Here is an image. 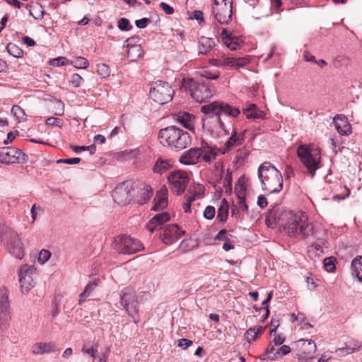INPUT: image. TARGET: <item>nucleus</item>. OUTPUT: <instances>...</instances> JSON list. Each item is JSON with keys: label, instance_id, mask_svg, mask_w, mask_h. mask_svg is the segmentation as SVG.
<instances>
[{"label": "nucleus", "instance_id": "f257e3e1", "mask_svg": "<svg viewBox=\"0 0 362 362\" xmlns=\"http://www.w3.org/2000/svg\"><path fill=\"white\" fill-rule=\"evenodd\" d=\"M287 216L284 230L291 238L306 239L310 236L315 237L314 226L308 223L307 216L302 212L285 214Z\"/></svg>", "mask_w": 362, "mask_h": 362}, {"label": "nucleus", "instance_id": "f03ea898", "mask_svg": "<svg viewBox=\"0 0 362 362\" xmlns=\"http://www.w3.org/2000/svg\"><path fill=\"white\" fill-rule=\"evenodd\" d=\"M158 136L160 144L177 151L186 148L192 143L190 134L175 125L160 129Z\"/></svg>", "mask_w": 362, "mask_h": 362}, {"label": "nucleus", "instance_id": "7ed1b4c3", "mask_svg": "<svg viewBox=\"0 0 362 362\" xmlns=\"http://www.w3.org/2000/svg\"><path fill=\"white\" fill-rule=\"evenodd\" d=\"M258 177L263 190L270 193H279L283 188L281 172L269 162H264L258 168Z\"/></svg>", "mask_w": 362, "mask_h": 362}, {"label": "nucleus", "instance_id": "20e7f679", "mask_svg": "<svg viewBox=\"0 0 362 362\" xmlns=\"http://www.w3.org/2000/svg\"><path fill=\"white\" fill-rule=\"evenodd\" d=\"M201 112L206 115L214 114V115L210 117V119L218 123V127L223 130L225 135L229 134V130L226 129L224 122L221 118V115H225L231 117H236L240 113L238 108L231 106L228 103L219 102H214L202 106L201 107Z\"/></svg>", "mask_w": 362, "mask_h": 362}, {"label": "nucleus", "instance_id": "39448f33", "mask_svg": "<svg viewBox=\"0 0 362 362\" xmlns=\"http://www.w3.org/2000/svg\"><path fill=\"white\" fill-rule=\"evenodd\" d=\"M297 155L306 168L305 173L313 177L316 170L320 168V150L313 146L300 145L298 147Z\"/></svg>", "mask_w": 362, "mask_h": 362}, {"label": "nucleus", "instance_id": "423d86ee", "mask_svg": "<svg viewBox=\"0 0 362 362\" xmlns=\"http://www.w3.org/2000/svg\"><path fill=\"white\" fill-rule=\"evenodd\" d=\"M180 88L188 91L192 98L200 103L211 98L213 95L209 83H197L193 78H183Z\"/></svg>", "mask_w": 362, "mask_h": 362}, {"label": "nucleus", "instance_id": "0eeeda50", "mask_svg": "<svg viewBox=\"0 0 362 362\" xmlns=\"http://www.w3.org/2000/svg\"><path fill=\"white\" fill-rule=\"evenodd\" d=\"M1 241L4 242L10 254L21 259L24 256L23 244L16 232L10 228H4L0 232Z\"/></svg>", "mask_w": 362, "mask_h": 362}, {"label": "nucleus", "instance_id": "6e6552de", "mask_svg": "<svg viewBox=\"0 0 362 362\" xmlns=\"http://www.w3.org/2000/svg\"><path fill=\"white\" fill-rule=\"evenodd\" d=\"M150 86L149 95L155 102L163 105L173 99L175 92L168 82L158 80L151 83Z\"/></svg>", "mask_w": 362, "mask_h": 362}, {"label": "nucleus", "instance_id": "1a4fd4ad", "mask_svg": "<svg viewBox=\"0 0 362 362\" xmlns=\"http://www.w3.org/2000/svg\"><path fill=\"white\" fill-rule=\"evenodd\" d=\"M211 13L218 23L228 24L232 21V1L214 0Z\"/></svg>", "mask_w": 362, "mask_h": 362}, {"label": "nucleus", "instance_id": "9d476101", "mask_svg": "<svg viewBox=\"0 0 362 362\" xmlns=\"http://www.w3.org/2000/svg\"><path fill=\"white\" fill-rule=\"evenodd\" d=\"M114 248L119 253L131 255L142 250L144 247L138 240L127 235H119L115 239Z\"/></svg>", "mask_w": 362, "mask_h": 362}, {"label": "nucleus", "instance_id": "9b49d317", "mask_svg": "<svg viewBox=\"0 0 362 362\" xmlns=\"http://www.w3.org/2000/svg\"><path fill=\"white\" fill-rule=\"evenodd\" d=\"M120 303L129 315L133 318V321L136 323L139 321V309L138 301L134 291L129 288H124L120 294Z\"/></svg>", "mask_w": 362, "mask_h": 362}, {"label": "nucleus", "instance_id": "f8f14e48", "mask_svg": "<svg viewBox=\"0 0 362 362\" xmlns=\"http://www.w3.org/2000/svg\"><path fill=\"white\" fill-rule=\"evenodd\" d=\"M171 191L177 195L182 194L189 184V178L185 171L176 170L168 177Z\"/></svg>", "mask_w": 362, "mask_h": 362}, {"label": "nucleus", "instance_id": "ddd939ff", "mask_svg": "<svg viewBox=\"0 0 362 362\" xmlns=\"http://www.w3.org/2000/svg\"><path fill=\"white\" fill-rule=\"evenodd\" d=\"M8 290L5 286L0 287V329H6L11 320Z\"/></svg>", "mask_w": 362, "mask_h": 362}, {"label": "nucleus", "instance_id": "4468645a", "mask_svg": "<svg viewBox=\"0 0 362 362\" xmlns=\"http://www.w3.org/2000/svg\"><path fill=\"white\" fill-rule=\"evenodd\" d=\"M35 274V269L32 266L27 264L21 267L18 272L19 283L21 292L28 293L35 284L33 275Z\"/></svg>", "mask_w": 362, "mask_h": 362}, {"label": "nucleus", "instance_id": "2eb2a0df", "mask_svg": "<svg viewBox=\"0 0 362 362\" xmlns=\"http://www.w3.org/2000/svg\"><path fill=\"white\" fill-rule=\"evenodd\" d=\"M26 158L27 156L17 148H0V163H24Z\"/></svg>", "mask_w": 362, "mask_h": 362}, {"label": "nucleus", "instance_id": "dca6fc26", "mask_svg": "<svg viewBox=\"0 0 362 362\" xmlns=\"http://www.w3.org/2000/svg\"><path fill=\"white\" fill-rule=\"evenodd\" d=\"M296 346L298 349V359L307 361L314 358L317 347L314 341L311 339H300L296 341Z\"/></svg>", "mask_w": 362, "mask_h": 362}, {"label": "nucleus", "instance_id": "f3484780", "mask_svg": "<svg viewBox=\"0 0 362 362\" xmlns=\"http://www.w3.org/2000/svg\"><path fill=\"white\" fill-rule=\"evenodd\" d=\"M185 231L182 230L177 224L166 225L163 228V232L160 233L161 241L165 245H171L176 242Z\"/></svg>", "mask_w": 362, "mask_h": 362}, {"label": "nucleus", "instance_id": "a211bd4d", "mask_svg": "<svg viewBox=\"0 0 362 362\" xmlns=\"http://www.w3.org/2000/svg\"><path fill=\"white\" fill-rule=\"evenodd\" d=\"M213 33L215 37H218L220 36L221 41L223 44L230 49L235 50L238 47V38L233 37L230 33L228 31L226 28H221V33L219 34V27L216 23L212 24Z\"/></svg>", "mask_w": 362, "mask_h": 362}, {"label": "nucleus", "instance_id": "6ab92c4d", "mask_svg": "<svg viewBox=\"0 0 362 362\" xmlns=\"http://www.w3.org/2000/svg\"><path fill=\"white\" fill-rule=\"evenodd\" d=\"M170 219V214L167 212H163L155 215L146 223V228L151 233L160 230L163 226Z\"/></svg>", "mask_w": 362, "mask_h": 362}, {"label": "nucleus", "instance_id": "aec40b11", "mask_svg": "<svg viewBox=\"0 0 362 362\" xmlns=\"http://www.w3.org/2000/svg\"><path fill=\"white\" fill-rule=\"evenodd\" d=\"M203 151L201 148H192L184 152L179 158V161L185 165H194L197 163L202 156Z\"/></svg>", "mask_w": 362, "mask_h": 362}, {"label": "nucleus", "instance_id": "412c9836", "mask_svg": "<svg viewBox=\"0 0 362 362\" xmlns=\"http://www.w3.org/2000/svg\"><path fill=\"white\" fill-rule=\"evenodd\" d=\"M112 197L114 201L119 205H126L130 201L129 190L124 187V184L118 185L112 192Z\"/></svg>", "mask_w": 362, "mask_h": 362}, {"label": "nucleus", "instance_id": "4be33fe9", "mask_svg": "<svg viewBox=\"0 0 362 362\" xmlns=\"http://www.w3.org/2000/svg\"><path fill=\"white\" fill-rule=\"evenodd\" d=\"M290 211H282L280 209L275 206L273 209H270L266 216V223L269 227H274L281 219L286 218L287 216L285 214Z\"/></svg>", "mask_w": 362, "mask_h": 362}, {"label": "nucleus", "instance_id": "5701e85b", "mask_svg": "<svg viewBox=\"0 0 362 362\" xmlns=\"http://www.w3.org/2000/svg\"><path fill=\"white\" fill-rule=\"evenodd\" d=\"M220 63L218 64L221 66L238 69L244 66L245 64L249 63V60L247 58H233L229 57L223 56L220 58Z\"/></svg>", "mask_w": 362, "mask_h": 362}, {"label": "nucleus", "instance_id": "b1692460", "mask_svg": "<svg viewBox=\"0 0 362 362\" xmlns=\"http://www.w3.org/2000/svg\"><path fill=\"white\" fill-rule=\"evenodd\" d=\"M244 140V134L238 135L236 130H233L230 136L225 143L223 148H220V153L226 154L230 151L235 145L242 144Z\"/></svg>", "mask_w": 362, "mask_h": 362}, {"label": "nucleus", "instance_id": "393cba45", "mask_svg": "<svg viewBox=\"0 0 362 362\" xmlns=\"http://www.w3.org/2000/svg\"><path fill=\"white\" fill-rule=\"evenodd\" d=\"M362 349V342L357 340L351 339L345 343V346L342 348L336 349L335 353L339 356H345L348 354L358 351Z\"/></svg>", "mask_w": 362, "mask_h": 362}, {"label": "nucleus", "instance_id": "a878e982", "mask_svg": "<svg viewBox=\"0 0 362 362\" xmlns=\"http://www.w3.org/2000/svg\"><path fill=\"white\" fill-rule=\"evenodd\" d=\"M175 119L186 129L194 132L195 117L193 115L181 112L175 115Z\"/></svg>", "mask_w": 362, "mask_h": 362}, {"label": "nucleus", "instance_id": "bb28decb", "mask_svg": "<svg viewBox=\"0 0 362 362\" xmlns=\"http://www.w3.org/2000/svg\"><path fill=\"white\" fill-rule=\"evenodd\" d=\"M334 123L338 133L347 136L351 133V126L344 115H337L334 117Z\"/></svg>", "mask_w": 362, "mask_h": 362}, {"label": "nucleus", "instance_id": "cd10ccee", "mask_svg": "<svg viewBox=\"0 0 362 362\" xmlns=\"http://www.w3.org/2000/svg\"><path fill=\"white\" fill-rule=\"evenodd\" d=\"M57 350L56 344L54 342H39L33 345L32 353L35 355H42L54 353Z\"/></svg>", "mask_w": 362, "mask_h": 362}, {"label": "nucleus", "instance_id": "c85d7f7f", "mask_svg": "<svg viewBox=\"0 0 362 362\" xmlns=\"http://www.w3.org/2000/svg\"><path fill=\"white\" fill-rule=\"evenodd\" d=\"M168 206L167 189L165 187L158 192L154 198V205L152 210L160 211L166 208Z\"/></svg>", "mask_w": 362, "mask_h": 362}, {"label": "nucleus", "instance_id": "c756f323", "mask_svg": "<svg viewBox=\"0 0 362 362\" xmlns=\"http://www.w3.org/2000/svg\"><path fill=\"white\" fill-rule=\"evenodd\" d=\"M216 43L213 38L202 36L198 41L199 53L202 54H208L215 47Z\"/></svg>", "mask_w": 362, "mask_h": 362}, {"label": "nucleus", "instance_id": "7c9ffc66", "mask_svg": "<svg viewBox=\"0 0 362 362\" xmlns=\"http://www.w3.org/2000/svg\"><path fill=\"white\" fill-rule=\"evenodd\" d=\"M201 148L203 151V160L205 162H210L212 159H215L216 156L220 153V148L211 147L206 143H205L204 145L203 144Z\"/></svg>", "mask_w": 362, "mask_h": 362}, {"label": "nucleus", "instance_id": "2f4dec72", "mask_svg": "<svg viewBox=\"0 0 362 362\" xmlns=\"http://www.w3.org/2000/svg\"><path fill=\"white\" fill-rule=\"evenodd\" d=\"M171 165L172 164L170 160L159 158L153 165V170L156 173L162 175L168 170L171 168Z\"/></svg>", "mask_w": 362, "mask_h": 362}, {"label": "nucleus", "instance_id": "473e14b6", "mask_svg": "<svg viewBox=\"0 0 362 362\" xmlns=\"http://www.w3.org/2000/svg\"><path fill=\"white\" fill-rule=\"evenodd\" d=\"M229 206L226 199H223L221 202V205L218 209L216 219L220 222H226L228 216Z\"/></svg>", "mask_w": 362, "mask_h": 362}, {"label": "nucleus", "instance_id": "72a5a7b5", "mask_svg": "<svg viewBox=\"0 0 362 362\" xmlns=\"http://www.w3.org/2000/svg\"><path fill=\"white\" fill-rule=\"evenodd\" d=\"M243 112L248 119H260L263 117V112L258 110L255 104H250Z\"/></svg>", "mask_w": 362, "mask_h": 362}, {"label": "nucleus", "instance_id": "f704fd0d", "mask_svg": "<svg viewBox=\"0 0 362 362\" xmlns=\"http://www.w3.org/2000/svg\"><path fill=\"white\" fill-rule=\"evenodd\" d=\"M351 267L358 280L362 282V256L355 257L351 262Z\"/></svg>", "mask_w": 362, "mask_h": 362}, {"label": "nucleus", "instance_id": "c9c22d12", "mask_svg": "<svg viewBox=\"0 0 362 362\" xmlns=\"http://www.w3.org/2000/svg\"><path fill=\"white\" fill-rule=\"evenodd\" d=\"M142 55L141 46H132V48L127 49V58L131 62L138 60Z\"/></svg>", "mask_w": 362, "mask_h": 362}, {"label": "nucleus", "instance_id": "e433bc0d", "mask_svg": "<svg viewBox=\"0 0 362 362\" xmlns=\"http://www.w3.org/2000/svg\"><path fill=\"white\" fill-rule=\"evenodd\" d=\"M153 195L152 189L149 185H146L141 192L140 198L138 203L141 205L146 204L148 202Z\"/></svg>", "mask_w": 362, "mask_h": 362}, {"label": "nucleus", "instance_id": "4c0bfd02", "mask_svg": "<svg viewBox=\"0 0 362 362\" xmlns=\"http://www.w3.org/2000/svg\"><path fill=\"white\" fill-rule=\"evenodd\" d=\"M249 155V151L245 147L238 148L236 152L234 162L238 165H241L244 163L245 160Z\"/></svg>", "mask_w": 362, "mask_h": 362}, {"label": "nucleus", "instance_id": "58836bf2", "mask_svg": "<svg viewBox=\"0 0 362 362\" xmlns=\"http://www.w3.org/2000/svg\"><path fill=\"white\" fill-rule=\"evenodd\" d=\"M11 112L19 122L27 119V115L24 110L18 105H13L11 108Z\"/></svg>", "mask_w": 362, "mask_h": 362}, {"label": "nucleus", "instance_id": "ea45409f", "mask_svg": "<svg viewBox=\"0 0 362 362\" xmlns=\"http://www.w3.org/2000/svg\"><path fill=\"white\" fill-rule=\"evenodd\" d=\"M96 286V284L93 282L89 283L86 286L83 291L79 296V304H81L83 302L86 300V298H88L93 292V291L95 288Z\"/></svg>", "mask_w": 362, "mask_h": 362}, {"label": "nucleus", "instance_id": "a19ab883", "mask_svg": "<svg viewBox=\"0 0 362 362\" xmlns=\"http://www.w3.org/2000/svg\"><path fill=\"white\" fill-rule=\"evenodd\" d=\"M7 52L16 58L21 57L23 55V50L18 45L13 43H8L6 46Z\"/></svg>", "mask_w": 362, "mask_h": 362}, {"label": "nucleus", "instance_id": "79ce46f5", "mask_svg": "<svg viewBox=\"0 0 362 362\" xmlns=\"http://www.w3.org/2000/svg\"><path fill=\"white\" fill-rule=\"evenodd\" d=\"M71 148L76 153H80L83 151H89L90 154H94L96 151V146L95 144L90 146H71Z\"/></svg>", "mask_w": 362, "mask_h": 362}, {"label": "nucleus", "instance_id": "37998d69", "mask_svg": "<svg viewBox=\"0 0 362 362\" xmlns=\"http://www.w3.org/2000/svg\"><path fill=\"white\" fill-rule=\"evenodd\" d=\"M71 64L78 69H85L88 66V61L83 57H77L71 61Z\"/></svg>", "mask_w": 362, "mask_h": 362}, {"label": "nucleus", "instance_id": "c03bdc74", "mask_svg": "<svg viewBox=\"0 0 362 362\" xmlns=\"http://www.w3.org/2000/svg\"><path fill=\"white\" fill-rule=\"evenodd\" d=\"M199 74L202 78H206L207 80H215L220 76L218 71L211 72L208 69H203L200 71Z\"/></svg>", "mask_w": 362, "mask_h": 362}, {"label": "nucleus", "instance_id": "a18cd8bd", "mask_svg": "<svg viewBox=\"0 0 362 362\" xmlns=\"http://www.w3.org/2000/svg\"><path fill=\"white\" fill-rule=\"evenodd\" d=\"M97 72L102 78H107L110 74V69L105 64H98L97 65Z\"/></svg>", "mask_w": 362, "mask_h": 362}, {"label": "nucleus", "instance_id": "49530a36", "mask_svg": "<svg viewBox=\"0 0 362 362\" xmlns=\"http://www.w3.org/2000/svg\"><path fill=\"white\" fill-rule=\"evenodd\" d=\"M336 258L333 257H326L324 259V267L326 271L332 272L335 270Z\"/></svg>", "mask_w": 362, "mask_h": 362}, {"label": "nucleus", "instance_id": "de8ad7c7", "mask_svg": "<svg viewBox=\"0 0 362 362\" xmlns=\"http://www.w3.org/2000/svg\"><path fill=\"white\" fill-rule=\"evenodd\" d=\"M237 197H238V204H239L240 209H242L246 214H248L249 209H248V206L247 205V204L245 202L244 192H237Z\"/></svg>", "mask_w": 362, "mask_h": 362}, {"label": "nucleus", "instance_id": "09e8293b", "mask_svg": "<svg viewBox=\"0 0 362 362\" xmlns=\"http://www.w3.org/2000/svg\"><path fill=\"white\" fill-rule=\"evenodd\" d=\"M117 26L119 30L122 31H129L132 29V25L130 24L129 21L125 18H121L118 21Z\"/></svg>", "mask_w": 362, "mask_h": 362}, {"label": "nucleus", "instance_id": "8fccbe9b", "mask_svg": "<svg viewBox=\"0 0 362 362\" xmlns=\"http://www.w3.org/2000/svg\"><path fill=\"white\" fill-rule=\"evenodd\" d=\"M140 38L138 36H132L124 40L123 47L127 49L132 48V46H141L139 44Z\"/></svg>", "mask_w": 362, "mask_h": 362}, {"label": "nucleus", "instance_id": "3c124183", "mask_svg": "<svg viewBox=\"0 0 362 362\" xmlns=\"http://www.w3.org/2000/svg\"><path fill=\"white\" fill-rule=\"evenodd\" d=\"M82 352L88 354L93 358L98 356V345L93 344L90 348H86L85 346L82 348Z\"/></svg>", "mask_w": 362, "mask_h": 362}, {"label": "nucleus", "instance_id": "603ef678", "mask_svg": "<svg viewBox=\"0 0 362 362\" xmlns=\"http://www.w3.org/2000/svg\"><path fill=\"white\" fill-rule=\"evenodd\" d=\"M185 198L186 202L184 203L183 209L185 213H189L191 211V204L196 199V196L187 194Z\"/></svg>", "mask_w": 362, "mask_h": 362}, {"label": "nucleus", "instance_id": "864d4df0", "mask_svg": "<svg viewBox=\"0 0 362 362\" xmlns=\"http://www.w3.org/2000/svg\"><path fill=\"white\" fill-rule=\"evenodd\" d=\"M83 81V78L78 74L71 76L69 83L75 88L79 87Z\"/></svg>", "mask_w": 362, "mask_h": 362}, {"label": "nucleus", "instance_id": "5fc2aeb1", "mask_svg": "<svg viewBox=\"0 0 362 362\" xmlns=\"http://www.w3.org/2000/svg\"><path fill=\"white\" fill-rule=\"evenodd\" d=\"M45 124L48 126H56L58 127H62L63 124L62 119L54 117H48L45 121Z\"/></svg>", "mask_w": 362, "mask_h": 362}, {"label": "nucleus", "instance_id": "6e6d98bb", "mask_svg": "<svg viewBox=\"0 0 362 362\" xmlns=\"http://www.w3.org/2000/svg\"><path fill=\"white\" fill-rule=\"evenodd\" d=\"M245 337L247 342L251 343L252 341L256 340L257 338V333L255 332V329L250 328L245 333Z\"/></svg>", "mask_w": 362, "mask_h": 362}, {"label": "nucleus", "instance_id": "4d7b16f0", "mask_svg": "<svg viewBox=\"0 0 362 362\" xmlns=\"http://www.w3.org/2000/svg\"><path fill=\"white\" fill-rule=\"evenodd\" d=\"M215 213V208L211 206H208L204 211V217L206 219L211 220L214 217Z\"/></svg>", "mask_w": 362, "mask_h": 362}, {"label": "nucleus", "instance_id": "13d9d810", "mask_svg": "<svg viewBox=\"0 0 362 362\" xmlns=\"http://www.w3.org/2000/svg\"><path fill=\"white\" fill-rule=\"evenodd\" d=\"M229 239L227 230L221 229L214 238V240L227 241Z\"/></svg>", "mask_w": 362, "mask_h": 362}, {"label": "nucleus", "instance_id": "bf43d9fd", "mask_svg": "<svg viewBox=\"0 0 362 362\" xmlns=\"http://www.w3.org/2000/svg\"><path fill=\"white\" fill-rule=\"evenodd\" d=\"M223 185L226 189H227V187H228L229 190H231L232 173L229 170H227V173L225 175Z\"/></svg>", "mask_w": 362, "mask_h": 362}, {"label": "nucleus", "instance_id": "052dcab7", "mask_svg": "<svg viewBox=\"0 0 362 362\" xmlns=\"http://www.w3.org/2000/svg\"><path fill=\"white\" fill-rule=\"evenodd\" d=\"M189 18L192 19V20L196 19L197 21H198L199 22H203L204 21V13L202 11L195 10L192 12V13L189 16Z\"/></svg>", "mask_w": 362, "mask_h": 362}, {"label": "nucleus", "instance_id": "680f3d73", "mask_svg": "<svg viewBox=\"0 0 362 362\" xmlns=\"http://www.w3.org/2000/svg\"><path fill=\"white\" fill-rule=\"evenodd\" d=\"M291 352V349L287 345H283L280 348L277 349L275 352V357L276 356H285Z\"/></svg>", "mask_w": 362, "mask_h": 362}, {"label": "nucleus", "instance_id": "e2e57ef3", "mask_svg": "<svg viewBox=\"0 0 362 362\" xmlns=\"http://www.w3.org/2000/svg\"><path fill=\"white\" fill-rule=\"evenodd\" d=\"M67 59L65 57H61L53 59L50 62V64L53 66H59L66 64Z\"/></svg>", "mask_w": 362, "mask_h": 362}, {"label": "nucleus", "instance_id": "0e129e2a", "mask_svg": "<svg viewBox=\"0 0 362 362\" xmlns=\"http://www.w3.org/2000/svg\"><path fill=\"white\" fill-rule=\"evenodd\" d=\"M80 161H81V159L79 158H66V159H59L57 160V163L74 165V164L79 163Z\"/></svg>", "mask_w": 362, "mask_h": 362}, {"label": "nucleus", "instance_id": "69168bd1", "mask_svg": "<svg viewBox=\"0 0 362 362\" xmlns=\"http://www.w3.org/2000/svg\"><path fill=\"white\" fill-rule=\"evenodd\" d=\"M50 255L51 254L48 250H42L39 254L38 261L43 264L49 259Z\"/></svg>", "mask_w": 362, "mask_h": 362}, {"label": "nucleus", "instance_id": "338daca9", "mask_svg": "<svg viewBox=\"0 0 362 362\" xmlns=\"http://www.w3.org/2000/svg\"><path fill=\"white\" fill-rule=\"evenodd\" d=\"M150 20L147 18H143L135 21V25L139 28H145L150 23Z\"/></svg>", "mask_w": 362, "mask_h": 362}, {"label": "nucleus", "instance_id": "774afa93", "mask_svg": "<svg viewBox=\"0 0 362 362\" xmlns=\"http://www.w3.org/2000/svg\"><path fill=\"white\" fill-rule=\"evenodd\" d=\"M160 7L166 14L170 15L174 13V8L165 2H161Z\"/></svg>", "mask_w": 362, "mask_h": 362}]
</instances>
